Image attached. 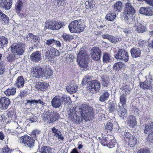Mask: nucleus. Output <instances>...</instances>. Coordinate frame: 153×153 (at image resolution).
Listing matches in <instances>:
<instances>
[{"instance_id":"obj_1","label":"nucleus","mask_w":153,"mask_h":153,"mask_svg":"<svg viewBox=\"0 0 153 153\" xmlns=\"http://www.w3.org/2000/svg\"><path fill=\"white\" fill-rule=\"evenodd\" d=\"M72 110L71 115L73 116L74 119L78 121H82L83 119L85 121L89 120L91 118L93 115V109L90 106L86 105H83L80 108L79 111L76 114L74 112V110Z\"/></svg>"},{"instance_id":"obj_2","label":"nucleus","mask_w":153,"mask_h":153,"mask_svg":"<svg viewBox=\"0 0 153 153\" xmlns=\"http://www.w3.org/2000/svg\"><path fill=\"white\" fill-rule=\"evenodd\" d=\"M88 56L84 50H81L78 53L77 61L82 70L86 71L87 68Z\"/></svg>"},{"instance_id":"obj_3","label":"nucleus","mask_w":153,"mask_h":153,"mask_svg":"<svg viewBox=\"0 0 153 153\" xmlns=\"http://www.w3.org/2000/svg\"><path fill=\"white\" fill-rule=\"evenodd\" d=\"M127 95L125 94H122L120 97V102L118 104L117 111L120 116L123 119L127 116L126 110L124 108V106L126 105Z\"/></svg>"},{"instance_id":"obj_4","label":"nucleus","mask_w":153,"mask_h":153,"mask_svg":"<svg viewBox=\"0 0 153 153\" xmlns=\"http://www.w3.org/2000/svg\"><path fill=\"white\" fill-rule=\"evenodd\" d=\"M68 28L71 33H78L83 31L85 27L81 20H77L71 22Z\"/></svg>"},{"instance_id":"obj_5","label":"nucleus","mask_w":153,"mask_h":153,"mask_svg":"<svg viewBox=\"0 0 153 153\" xmlns=\"http://www.w3.org/2000/svg\"><path fill=\"white\" fill-rule=\"evenodd\" d=\"M135 11L131 3H127L125 5L124 12V19L128 24L133 22L132 15L135 13Z\"/></svg>"},{"instance_id":"obj_6","label":"nucleus","mask_w":153,"mask_h":153,"mask_svg":"<svg viewBox=\"0 0 153 153\" xmlns=\"http://www.w3.org/2000/svg\"><path fill=\"white\" fill-rule=\"evenodd\" d=\"M12 53L13 54L16 59L19 58L20 56L22 55L25 50L24 45L21 43H14L10 47Z\"/></svg>"},{"instance_id":"obj_7","label":"nucleus","mask_w":153,"mask_h":153,"mask_svg":"<svg viewBox=\"0 0 153 153\" xmlns=\"http://www.w3.org/2000/svg\"><path fill=\"white\" fill-rule=\"evenodd\" d=\"M64 25L61 22L51 21L46 22L45 23V28L52 30H58L62 27Z\"/></svg>"},{"instance_id":"obj_8","label":"nucleus","mask_w":153,"mask_h":153,"mask_svg":"<svg viewBox=\"0 0 153 153\" xmlns=\"http://www.w3.org/2000/svg\"><path fill=\"white\" fill-rule=\"evenodd\" d=\"M124 137L126 143H128L129 146L133 147L136 145L137 142V139L135 136L132 135L129 132L125 133Z\"/></svg>"},{"instance_id":"obj_9","label":"nucleus","mask_w":153,"mask_h":153,"mask_svg":"<svg viewBox=\"0 0 153 153\" xmlns=\"http://www.w3.org/2000/svg\"><path fill=\"white\" fill-rule=\"evenodd\" d=\"M20 142L26 147L31 148L34 145V140L33 139L26 135L21 137Z\"/></svg>"},{"instance_id":"obj_10","label":"nucleus","mask_w":153,"mask_h":153,"mask_svg":"<svg viewBox=\"0 0 153 153\" xmlns=\"http://www.w3.org/2000/svg\"><path fill=\"white\" fill-rule=\"evenodd\" d=\"M56 113L54 111H47L42 115L44 120L46 122L51 123L54 122L56 120Z\"/></svg>"},{"instance_id":"obj_11","label":"nucleus","mask_w":153,"mask_h":153,"mask_svg":"<svg viewBox=\"0 0 153 153\" xmlns=\"http://www.w3.org/2000/svg\"><path fill=\"white\" fill-rule=\"evenodd\" d=\"M102 52L98 48L94 47L91 49L90 54L92 59L96 61H98L101 56Z\"/></svg>"},{"instance_id":"obj_12","label":"nucleus","mask_w":153,"mask_h":153,"mask_svg":"<svg viewBox=\"0 0 153 153\" xmlns=\"http://www.w3.org/2000/svg\"><path fill=\"white\" fill-rule=\"evenodd\" d=\"M115 57L117 59H120L127 62L128 60V53L125 50L120 49L119 50Z\"/></svg>"},{"instance_id":"obj_13","label":"nucleus","mask_w":153,"mask_h":153,"mask_svg":"<svg viewBox=\"0 0 153 153\" xmlns=\"http://www.w3.org/2000/svg\"><path fill=\"white\" fill-rule=\"evenodd\" d=\"M43 69L42 68H34L31 70V74L37 78L42 77Z\"/></svg>"},{"instance_id":"obj_14","label":"nucleus","mask_w":153,"mask_h":153,"mask_svg":"<svg viewBox=\"0 0 153 153\" xmlns=\"http://www.w3.org/2000/svg\"><path fill=\"white\" fill-rule=\"evenodd\" d=\"M62 103L61 98L59 96H56L52 99L51 105L54 108H59Z\"/></svg>"},{"instance_id":"obj_15","label":"nucleus","mask_w":153,"mask_h":153,"mask_svg":"<svg viewBox=\"0 0 153 153\" xmlns=\"http://www.w3.org/2000/svg\"><path fill=\"white\" fill-rule=\"evenodd\" d=\"M59 55V51L55 50L53 48H50V50H48L46 53V57L49 59L53 58L54 56H58Z\"/></svg>"},{"instance_id":"obj_16","label":"nucleus","mask_w":153,"mask_h":153,"mask_svg":"<svg viewBox=\"0 0 153 153\" xmlns=\"http://www.w3.org/2000/svg\"><path fill=\"white\" fill-rule=\"evenodd\" d=\"M12 4V0H0V7L1 8L9 10Z\"/></svg>"},{"instance_id":"obj_17","label":"nucleus","mask_w":153,"mask_h":153,"mask_svg":"<svg viewBox=\"0 0 153 153\" xmlns=\"http://www.w3.org/2000/svg\"><path fill=\"white\" fill-rule=\"evenodd\" d=\"M10 104V101L9 98L4 97L0 98V106L2 109H7Z\"/></svg>"},{"instance_id":"obj_18","label":"nucleus","mask_w":153,"mask_h":153,"mask_svg":"<svg viewBox=\"0 0 153 153\" xmlns=\"http://www.w3.org/2000/svg\"><path fill=\"white\" fill-rule=\"evenodd\" d=\"M88 88L89 89L94 88L95 91H98L100 88V83L96 80L91 81L88 84Z\"/></svg>"},{"instance_id":"obj_19","label":"nucleus","mask_w":153,"mask_h":153,"mask_svg":"<svg viewBox=\"0 0 153 153\" xmlns=\"http://www.w3.org/2000/svg\"><path fill=\"white\" fill-rule=\"evenodd\" d=\"M52 131L54 139L56 140H58L59 141L63 140L64 137L60 131L58 130L55 128L53 127L52 129Z\"/></svg>"},{"instance_id":"obj_20","label":"nucleus","mask_w":153,"mask_h":153,"mask_svg":"<svg viewBox=\"0 0 153 153\" xmlns=\"http://www.w3.org/2000/svg\"><path fill=\"white\" fill-rule=\"evenodd\" d=\"M139 13L140 14H143L146 16H152L153 14V8L150 7H142L140 9Z\"/></svg>"},{"instance_id":"obj_21","label":"nucleus","mask_w":153,"mask_h":153,"mask_svg":"<svg viewBox=\"0 0 153 153\" xmlns=\"http://www.w3.org/2000/svg\"><path fill=\"white\" fill-rule=\"evenodd\" d=\"M134 27L138 33H143L146 31V29L145 26L142 24L138 23L137 22V23L135 22L134 26Z\"/></svg>"},{"instance_id":"obj_22","label":"nucleus","mask_w":153,"mask_h":153,"mask_svg":"<svg viewBox=\"0 0 153 153\" xmlns=\"http://www.w3.org/2000/svg\"><path fill=\"white\" fill-rule=\"evenodd\" d=\"M31 60L35 62H38L41 60V54L40 52L37 51L33 53L30 55Z\"/></svg>"},{"instance_id":"obj_23","label":"nucleus","mask_w":153,"mask_h":153,"mask_svg":"<svg viewBox=\"0 0 153 153\" xmlns=\"http://www.w3.org/2000/svg\"><path fill=\"white\" fill-rule=\"evenodd\" d=\"M131 53L132 57L135 58L140 56L141 51L139 48H134L131 49Z\"/></svg>"},{"instance_id":"obj_24","label":"nucleus","mask_w":153,"mask_h":153,"mask_svg":"<svg viewBox=\"0 0 153 153\" xmlns=\"http://www.w3.org/2000/svg\"><path fill=\"white\" fill-rule=\"evenodd\" d=\"M144 133L148 134L151 133L153 131V123H151L145 124L144 126Z\"/></svg>"},{"instance_id":"obj_25","label":"nucleus","mask_w":153,"mask_h":153,"mask_svg":"<svg viewBox=\"0 0 153 153\" xmlns=\"http://www.w3.org/2000/svg\"><path fill=\"white\" fill-rule=\"evenodd\" d=\"M25 80L22 77L20 76L17 79L15 85L19 88H22L24 85Z\"/></svg>"},{"instance_id":"obj_26","label":"nucleus","mask_w":153,"mask_h":153,"mask_svg":"<svg viewBox=\"0 0 153 153\" xmlns=\"http://www.w3.org/2000/svg\"><path fill=\"white\" fill-rule=\"evenodd\" d=\"M102 36L103 39H107L112 43H116L119 41V38L107 34L102 35Z\"/></svg>"},{"instance_id":"obj_27","label":"nucleus","mask_w":153,"mask_h":153,"mask_svg":"<svg viewBox=\"0 0 153 153\" xmlns=\"http://www.w3.org/2000/svg\"><path fill=\"white\" fill-rule=\"evenodd\" d=\"M152 82V79L150 80L149 81H145L143 83H140V86L141 88L143 89H150L152 88L151 82Z\"/></svg>"},{"instance_id":"obj_28","label":"nucleus","mask_w":153,"mask_h":153,"mask_svg":"<svg viewBox=\"0 0 153 153\" xmlns=\"http://www.w3.org/2000/svg\"><path fill=\"white\" fill-rule=\"evenodd\" d=\"M123 4L121 1H118L115 3L114 5V11L120 12L123 8Z\"/></svg>"},{"instance_id":"obj_29","label":"nucleus","mask_w":153,"mask_h":153,"mask_svg":"<svg viewBox=\"0 0 153 153\" xmlns=\"http://www.w3.org/2000/svg\"><path fill=\"white\" fill-rule=\"evenodd\" d=\"M52 71L50 68L43 69L42 78L43 77L45 79L49 78L52 75Z\"/></svg>"},{"instance_id":"obj_30","label":"nucleus","mask_w":153,"mask_h":153,"mask_svg":"<svg viewBox=\"0 0 153 153\" xmlns=\"http://www.w3.org/2000/svg\"><path fill=\"white\" fill-rule=\"evenodd\" d=\"M78 86L73 84H71L66 88L67 91L70 93H75L77 91Z\"/></svg>"},{"instance_id":"obj_31","label":"nucleus","mask_w":153,"mask_h":153,"mask_svg":"<svg viewBox=\"0 0 153 153\" xmlns=\"http://www.w3.org/2000/svg\"><path fill=\"white\" fill-rule=\"evenodd\" d=\"M128 123L129 126L132 128L135 126L137 123L135 117L132 115L130 116Z\"/></svg>"},{"instance_id":"obj_32","label":"nucleus","mask_w":153,"mask_h":153,"mask_svg":"<svg viewBox=\"0 0 153 153\" xmlns=\"http://www.w3.org/2000/svg\"><path fill=\"white\" fill-rule=\"evenodd\" d=\"M109 95L110 94L108 91H105L100 96L99 100L100 102H103L108 99Z\"/></svg>"},{"instance_id":"obj_33","label":"nucleus","mask_w":153,"mask_h":153,"mask_svg":"<svg viewBox=\"0 0 153 153\" xmlns=\"http://www.w3.org/2000/svg\"><path fill=\"white\" fill-rule=\"evenodd\" d=\"M16 92V89L15 88H8L4 91V94L7 96L14 95Z\"/></svg>"},{"instance_id":"obj_34","label":"nucleus","mask_w":153,"mask_h":153,"mask_svg":"<svg viewBox=\"0 0 153 153\" xmlns=\"http://www.w3.org/2000/svg\"><path fill=\"white\" fill-rule=\"evenodd\" d=\"M48 85V84L46 82L42 83L39 82H38V88L41 91H45Z\"/></svg>"},{"instance_id":"obj_35","label":"nucleus","mask_w":153,"mask_h":153,"mask_svg":"<svg viewBox=\"0 0 153 153\" xmlns=\"http://www.w3.org/2000/svg\"><path fill=\"white\" fill-rule=\"evenodd\" d=\"M110 137H111V136H109L108 137H103L101 141V144L104 146L107 145H108V144L109 145H111L112 142H111V140L109 139Z\"/></svg>"},{"instance_id":"obj_36","label":"nucleus","mask_w":153,"mask_h":153,"mask_svg":"<svg viewBox=\"0 0 153 153\" xmlns=\"http://www.w3.org/2000/svg\"><path fill=\"white\" fill-rule=\"evenodd\" d=\"M8 42V40L7 38L4 36L0 37V46L3 48L6 46Z\"/></svg>"},{"instance_id":"obj_37","label":"nucleus","mask_w":153,"mask_h":153,"mask_svg":"<svg viewBox=\"0 0 153 153\" xmlns=\"http://www.w3.org/2000/svg\"><path fill=\"white\" fill-rule=\"evenodd\" d=\"M85 5L86 9H91L94 7V2L92 0H89L85 2Z\"/></svg>"},{"instance_id":"obj_38","label":"nucleus","mask_w":153,"mask_h":153,"mask_svg":"<svg viewBox=\"0 0 153 153\" xmlns=\"http://www.w3.org/2000/svg\"><path fill=\"white\" fill-rule=\"evenodd\" d=\"M113 124L110 122H108L106 124L105 127V131H106L107 132H111L113 129Z\"/></svg>"},{"instance_id":"obj_39","label":"nucleus","mask_w":153,"mask_h":153,"mask_svg":"<svg viewBox=\"0 0 153 153\" xmlns=\"http://www.w3.org/2000/svg\"><path fill=\"white\" fill-rule=\"evenodd\" d=\"M52 149L50 147L44 146L41 148V153H51Z\"/></svg>"},{"instance_id":"obj_40","label":"nucleus","mask_w":153,"mask_h":153,"mask_svg":"<svg viewBox=\"0 0 153 153\" xmlns=\"http://www.w3.org/2000/svg\"><path fill=\"white\" fill-rule=\"evenodd\" d=\"M124 64L122 62H118L115 63L113 66V68L117 71H119L123 66Z\"/></svg>"},{"instance_id":"obj_41","label":"nucleus","mask_w":153,"mask_h":153,"mask_svg":"<svg viewBox=\"0 0 153 153\" xmlns=\"http://www.w3.org/2000/svg\"><path fill=\"white\" fill-rule=\"evenodd\" d=\"M111 59L109 55L106 53L103 54V62L104 63H108L110 61Z\"/></svg>"},{"instance_id":"obj_42","label":"nucleus","mask_w":153,"mask_h":153,"mask_svg":"<svg viewBox=\"0 0 153 153\" xmlns=\"http://www.w3.org/2000/svg\"><path fill=\"white\" fill-rule=\"evenodd\" d=\"M116 15L114 13H111L106 15L105 18L108 21H113L116 18Z\"/></svg>"},{"instance_id":"obj_43","label":"nucleus","mask_w":153,"mask_h":153,"mask_svg":"<svg viewBox=\"0 0 153 153\" xmlns=\"http://www.w3.org/2000/svg\"><path fill=\"white\" fill-rule=\"evenodd\" d=\"M0 19L4 21L5 23H7L9 20L8 17L0 10Z\"/></svg>"},{"instance_id":"obj_44","label":"nucleus","mask_w":153,"mask_h":153,"mask_svg":"<svg viewBox=\"0 0 153 153\" xmlns=\"http://www.w3.org/2000/svg\"><path fill=\"white\" fill-rule=\"evenodd\" d=\"M116 104L113 102L110 103L108 106V108L111 112L115 111L116 108Z\"/></svg>"},{"instance_id":"obj_45","label":"nucleus","mask_w":153,"mask_h":153,"mask_svg":"<svg viewBox=\"0 0 153 153\" xmlns=\"http://www.w3.org/2000/svg\"><path fill=\"white\" fill-rule=\"evenodd\" d=\"M101 83L102 86L104 87H108L110 85V83L109 80L106 78H102V79Z\"/></svg>"},{"instance_id":"obj_46","label":"nucleus","mask_w":153,"mask_h":153,"mask_svg":"<svg viewBox=\"0 0 153 153\" xmlns=\"http://www.w3.org/2000/svg\"><path fill=\"white\" fill-rule=\"evenodd\" d=\"M27 103H30V104L33 103H35V104L39 103L41 105H44V103L41 100H27Z\"/></svg>"},{"instance_id":"obj_47","label":"nucleus","mask_w":153,"mask_h":153,"mask_svg":"<svg viewBox=\"0 0 153 153\" xmlns=\"http://www.w3.org/2000/svg\"><path fill=\"white\" fill-rule=\"evenodd\" d=\"M131 89L128 85H126L123 87L122 94H125L126 95L129 94Z\"/></svg>"},{"instance_id":"obj_48","label":"nucleus","mask_w":153,"mask_h":153,"mask_svg":"<svg viewBox=\"0 0 153 153\" xmlns=\"http://www.w3.org/2000/svg\"><path fill=\"white\" fill-rule=\"evenodd\" d=\"M62 37L65 41H70L73 39V37L71 35L65 33L63 34Z\"/></svg>"},{"instance_id":"obj_49","label":"nucleus","mask_w":153,"mask_h":153,"mask_svg":"<svg viewBox=\"0 0 153 153\" xmlns=\"http://www.w3.org/2000/svg\"><path fill=\"white\" fill-rule=\"evenodd\" d=\"M27 120L30 121L31 123H34L37 121L38 118L36 116L31 114L28 118L27 119Z\"/></svg>"},{"instance_id":"obj_50","label":"nucleus","mask_w":153,"mask_h":153,"mask_svg":"<svg viewBox=\"0 0 153 153\" xmlns=\"http://www.w3.org/2000/svg\"><path fill=\"white\" fill-rule=\"evenodd\" d=\"M60 97L62 100V103L64 102L65 104H66L70 102V98L69 97H67L66 95H64Z\"/></svg>"},{"instance_id":"obj_51","label":"nucleus","mask_w":153,"mask_h":153,"mask_svg":"<svg viewBox=\"0 0 153 153\" xmlns=\"http://www.w3.org/2000/svg\"><path fill=\"white\" fill-rule=\"evenodd\" d=\"M23 3L21 1H18L17 3V5L16 6V11H19L22 10V7Z\"/></svg>"},{"instance_id":"obj_52","label":"nucleus","mask_w":153,"mask_h":153,"mask_svg":"<svg viewBox=\"0 0 153 153\" xmlns=\"http://www.w3.org/2000/svg\"><path fill=\"white\" fill-rule=\"evenodd\" d=\"M27 36L31 39L33 41L35 42L36 41L38 38V36L34 35L32 33L28 34Z\"/></svg>"},{"instance_id":"obj_53","label":"nucleus","mask_w":153,"mask_h":153,"mask_svg":"<svg viewBox=\"0 0 153 153\" xmlns=\"http://www.w3.org/2000/svg\"><path fill=\"white\" fill-rule=\"evenodd\" d=\"M54 42V40L53 39H50L46 41V43L47 45L51 47L52 45H53Z\"/></svg>"},{"instance_id":"obj_54","label":"nucleus","mask_w":153,"mask_h":153,"mask_svg":"<svg viewBox=\"0 0 153 153\" xmlns=\"http://www.w3.org/2000/svg\"><path fill=\"white\" fill-rule=\"evenodd\" d=\"M15 59H16L15 56V55L12 53V54L9 55L7 57V60L10 61H12Z\"/></svg>"},{"instance_id":"obj_55","label":"nucleus","mask_w":153,"mask_h":153,"mask_svg":"<svg viewBox=\"0 0 153 153\" xmlns=\"http://www.w3.org/2000/svg\"><path fill=\"white\" fill-rule=\"evenodd\" d=\"M4 139L7 141L8 140V138L5 137L4 134L3 132H0V140H3Z\"/></svg>"},{"instance_id":"obj_56","label":"nucleus","mask_w":153,"mask_h":153,"mask_svg":"<svg viewBox=\"0 0 153 153\" xmlns=\"http://www.w3.org/2000/svg\"><path fill=\"white\" fill-rule=\"evenodd\" d=\"M147 140L148 141L153 143V133H151L148 135Z\"/></svg>"},{"instance_id":"obj_57","label":"nucleus","mask_w":153,"mask_h":153,"mask_svg":"<svg viewBox=\"0 0 153 153\" xmlns=\"http://www.w3.org/2000/svg\"><path fill=\"white\" fill-rule=\"evenodd\" d=\"M1 153H10V150L8 146H6L3 148Z\"/></svg>"},{"instance_id":"obj_58","label":"nucleus","mask_w":153,"mask_h":153,"mask_svg":"<svg viewBox=\"0 0 153 153\" xmlns=\"http://www.w3.org/2000/svg\"><path fill=\"white\" fill-rule=\"evenodd\" d=\"M137 153H149L148 150L146 149H141L138 151Z\"/></svg>"},{"instance_id":"obj_59","label":"nucleus","mask_w":153,"mask_h":153,"mask_svg":"<svg viewBox=\"0 0 153 153\" xmlns=\"http://www.w3.org/2000/svg\"><path fill=\"white\" fill-rule=\"evenodd\" d=\"M4 71V67L0 63V75L3 74Z\"/></svg>"},{"instance_id":"obj_60","label":"nucleus","mask_w":153,"mask_h":153,"mask_svg":"<svg viewBox=\"0 0 153 153\" xmlns=\"http://www.w3.org/2000/svg\"><path fill=\"white\" fill-rule=\"evenodd\" d=\"M40 131L39 130H36L33 131L32 132V134L35 136H36V135L39 134L40 133Z\"/></svg>"},{"instance_id":"obj_61","label":"nucleus","mask_w":153,"mask_h":153,"mask_svg":"<svg viewBox=\"0 0 153 153\" xmlns=\"http://www.w3.org/2000/svg\"><path fill=\"white\" fill-rule=\"evenodd\" d=\"M54 43L56 45L57 47H59L61 46V44L59 41L54 40Z\"/></svg>"},{"instance_id":"obj_62","label":"nucleus","mask_w":153,"mask_h":153,"mask_svg":"<svg viewBox=\"0 0 153 153\" xmlns=\"http://www.w3.org/2000/svg\"><path fill=\"white\" fill-rule=\"evenodd\" d=\"M144 42L143 41H139L138 42V45L140 46H142Z\"/></svg>"},{"instance_id":"obj_63","label":"nucleus","mask_w":153,"mask_h":153,"mask_svg":"<svg viewBox=\"0 0 153 153\" xmlns=\"http://www.w3.org/2000/svg\"><path fill=\"white\" fill-rule=\"evenodd\" d=\"M25 94L24 92L23 91H22L20 92V96L21 98H24Z\"/></svg>"},{"instance_id":"obj_64","label":"nucleus","mask_w":153,"mask_h":153,"mask_svg":"<svg viewBox=\"0 0 153 153\" xmlns=\"http://www.w3.org/2000/svg\"><path fill=\"white\" fill-rule=\"evenodd\" d=\"M71 153H79L77 151V150L76 149H74L71 152Z\"/></svg>"}]
</instances>
